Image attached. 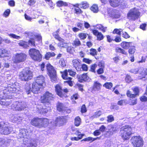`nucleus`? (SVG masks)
Segmentation results:
<instances>
[{
	"label": "nucleus",
	"instance_id": "f257e3e1",
	"mask_svg": "<svg viewBox=\"0 0 147 147\" xmlns=\"http://www.w3.org/2000/svg\"><path fill=\"white\" fill-rule=\"evenodd\" d=\"M54 96V95L49 91H46L40 97V101L41 103L43 104L46 108H42L39 110L40 113L41 114H44L47 113L48 111L47 107L46 105H47L51 104V101L53 100Z\"/></svg>",
	"mask_w": 147,
	"mask_h": 147
},
{
	"label": "nucleus",
	"instance_id": "f03ea898",
	"mask_svg": "<svg viewBox=\"0 0 147 147\" xmlns=\"http://www.w3.org/2000/svg\"><path fill=\"white\" fill-rule=\"evenodd\" d=\"M68 73L69 75L72 77H75L76 74V72L72 69H64L63 71H60L61 76L63 79L67 80L64 82V83H67L71 87L73 85L74 81H72V78L68 76Z\"/></svg>",
	"mask_w": 147,
	"mask_h": 147
},
{
	"label": "nucleus",
	"instance_id": "7ed1b4c3",
	"mask_svg": "<svg viewBox=\"0 0 147 147\" xmlns=\"http://www.w3.org/2000/svg\"><path fill=\"white\" fill-rule=\"evenodd\" d=\"M30 123L31 125L36 127L45 128L49 124V119L46 118L36 117L31 120Z\"/></svg>",
	"mask_w": 147,
	"mask_h": 147
},
{
	"label": "nucleus",
	"instance_id": "20e7f679",
	"mask_svg": "<svg viewBox=\"0 0 147 147\" xmlns=\"http://www.w3.org/2000/svg\"><path fill=\"white\" fill-rule=\"evenodd\" d=\"M131 125H125L121 127L120 130V136L124 141L129 140L133 134Z\"/></svg>",
	"mask_w": 147,
	"mask_h": 147
},
{
	"label": "nucleus",
	"instance_id": "39448f33",
	"mask_svg": "<svg viewBox=\"0 0 147 147\" xmlns=\"http://www.w3.org/2000/svg\"><path fill=\"white\" fill-rule=\"evenodd\" d=\"M19 79L22 81L28 82L33 77V73L29 67H25L20 72Z\"/></svg>",
	"mask_w": 147,
	"mask_h": 147
},
{
	"label": "nucleus",
	"instance_id": "423d86ee",
	"mask_svg": "<svg viewBox=\"0 0 147 147\" xmlns=\"http://www.w3.org/2000/svg\"><path fill=\"white\" fill-rule=\"evenodd\" d=\"M46 68L47 74L49 77L51 81L53 83L57 82L58 79L56 70L54 67L51 64L48 63L46 65Z\"/></svg>",
	"mask_w": 147,
	"mask_h": 147
},
{
	"label": "nucleus",
	"instance_id": "0eeeda50",
	"mask_svg": "<svg viewBox=\"0 0 147 147\" xmlns=\"http://www.w3.org/2000/svg\"><path fill=\"white\" fill-rule=\"evenodd\" d=\"M31 58L34 61H40L42 59V55L40 51L35 48H31L28 51Z\"/></svg>",
	"mask_w": 147,
	"mask_h": 147
},
{
	"label": "nucleus",
	"instance_id": "6e6552de",
	"mask_svg": "<svg viewBox=\"0 0 147 147\" xmlns=\"http://www.w3.org/2000/svg\"><path fill=\"white\" fill-rule=\"evenodd\" d=\"M132 42H127L123 41L120 44V46L122 48L117 47L115 48V51L116 53H121L122 54L127 55V52L124 49H127L130 47V45Z\"/></svg>",
	"mask_w": 147,
	"mask_h": 147
},
{
	"label": "nucleus",
	"instance_id": "1a4fd4ad",
	"mask_svg": "<svg viewBox=\"0 0 147 147\" xmlns=\"http://www.w3.org/2000/svg\"><path fill=\"white\" fill-rule=\"evenodd\" d=\"M68 118V115L57 117L54 122L55 125L59 127L63 126L67 122Z\"/></svg>",
	"mask_w": 147,
	"mask_h": 147
},
{
	"label": "nucleus",
	"instance_id": "9d476101",
	"mask_svg": "<svg viewBox=\"0 0 147 147\" xmlns=\"http://www.w3.org/2000/svg\"><path fill=\"white\" fill-rule=\"evenodd\" d=\"M131 141L134 147H142L143 145V139L139 136H132Z\"/></svg>",
	"mask_w": 147,
	"mask_h": 147
},
{
	"label": "nucleus",
	"instance_id": "9b49d317",
	"mask_svg": "<svg viewBox=\"0 0 147 147\" xmlns=\"http://www.w3.org/2000/svg\"><path fill=\"white\" fill-rule=\"evenodd\" d=\"M27 55L24 53H16L13 60L15 63H18L24 62L27 58Z\"/></svg>",
	"mask_w": 147,
	"mask_h": 147
},
{
	"label": "nucleus",
	"instance_id": "f8f14e48",
	"mask_svg": "<svg viewBox=\"0 0 147 147\" xmlns=\"http://www.w3.org/2000/svg\"><path fill=\"white\" fill-rule=\"evenodd\" d=\"M55 91L57 94L61 98L65 97L66 94L68 92V90L67 88L63 89L61 85L59 84L55 86Z\"/></svg>",
	"mask_w": 147,
	"mask_h": 147
},
{
	"label": "nucleus",
	"instance_id": "ddd939ff",
	"mask_svg": "<svg viewBox=\"0 0 147 147\" xmlns=\"http://www.w3.org/2000/svg\"><path fill=\"white\" fill-rule=\"evenodd\" d=\"M134 94H132L131 91L128 90L126 92V95L129 98H135L139 95L140 89L138 86H135L132 89Z\"/></svg>",
	"mask_w": 147,
	"mask_h": 147
},
{
	"label": "nucleus",
	"instance_id": "4468645a",
	"mask_svg": "<svg viewBox=\"0 0 147 147\" xmlns=\"http://www.w3.org/2000/svg\"><path fill=\"white\" fill-rule=\"evenodd\" d=\"M140 12L137 9H134L129 12L127 14V17L132 20L134 21L140 16Z\"/></svg>",
	"mask_w": 147,
	"mask_h": 147
},
{
	"label": "nucleus",
	"instance_id": "2eb2a0df",
	"mask_svg": "<svg viewBox=\"0 0 147 147\" xmlns=\"http://www.w3.org/2000/svg\"><path fill=\"white\" fill-rule=\"evenodd\" d=\"M56 108L57 110L60 112H67L68 111H70V110L65 107L63 103L59 102H57L56 104Z\"/></svg>",
	"mask_w": 147,
	"mask_h": 147
},
{
	"label": "nucleus",
	"instance_id": "dca6fc26",
	"mask_svg": "<svg viewBox=\"0 0 147 147\" xmlns=\"http://www.w3.org/2000/svg\"><path fill=\"white\" fill-rule=\"evenodd\" d=\"M77 78L78 81L80 83L87 82L89 79L87 73H84L81 75H78Z\"/></svg>",
	"mask_w": 147,
	"mask_h": 147
},
{
	"label": "nucleus",
	"instance_id": "f3484780",
	"mask_svg": "<svg viewBox=\"0 0 147 147\" xmlns=\"http://www.w3.org/2000/svg\"><path fill=\"white\" fill-rule=\"evenodd\" d=\"M102 87L101 84L98 81H95L92 87L91 91L92 92H100Z\"/></svg>",
	"mask_w": 147,
	"mask_h": 147
},
{
	"label": "nucleus",
	"instance_id": "a211bd4d",
	"mask_svg": "<svg viewBox=\"0 0 147 147\" xmlns=\"http://www.w3.org/2000/svg\"><path fill=\"white\" fill-rule=\"evenodd\" d=\"M42 86L38 84V83L34 81L32 84V91L34 93L37 94Z\"/></svg>",
	"mask_w": 147,
	"mask_h": 147
},
{
	"label": "nucleus",
	"instance_id": "6ab92c4d",
	"mask_svg": "<svg viewBox=\"0 0 147 147\" xmlns=\"http://www.w3.org/2000/svg\"><path fill=\"white\" fill-rule=\"evenodd\" d=\"M0 133L4 135H8L10 133L9 127L4 125L0 124Z\"/></svg>",
	"mask_w": 147,
	"mask_h": 147
},
{
	"label": "nucleus",
	"instance_id": "aec40b11",
	"mask_svg": "<svg viewBox=\"0 0 147 147\" xmlns=\"http://www.w3.org/2000/svg\"><path fill=\"white\" fill-rule=\"evenodd\" d=\"M136 51L135 47L134 46H132L128 49V52L129 55L131 56L130 61L131 62H133L134 61V54Z\"/></svg>",
	"mask_w": 147,
	"mask_h": 147
},
{
	"label": "nucleus",
	"instance_id": "412c9836",
	"mask_svg": "<svg viewBox=\"0 0 147 147\" xmlns=\"http://www.w3.org/2000/svg\"><path fill=\"white\" fill-rule=\"evenodd\" d=\"M73 67L77 71L81 70V63L78 59H75L72 61Z\"/></svg>",
	"mask_w": 147,
	"mask_h": 147
},
{
	"label": "nucleus",
	"instance_id": "4be33fe9",
	"mask_svg": "<svg viewBox=\"0 0 147 147\" xmlns=\"http://www.w3.org/2000/svg\"><path fill=\"white\" fill-rule=\"evenodd\" d=\"M111 6L114 7H116L122 5L123 1L119 0H108Z\"/></svg>",
	"mask_w": 147,
	"mask_h": 147
},
{
	"label": "nucleus",
	"instance_id": "5701e85b",
	"mask_svg": "<svg viewBox=\"0 0 147 147\" xmlns=\"http://www.w3.org/2000/svg\"><path fill=\"white\" fill-rule=\"evenodd\" d=\"M92 32L93 34L96 36L97 40H101L104 38L103 34L100 32H98L97 30L93 29L92 30Z\"/></svg>",
	"mask_w": 147,
	"mask_h": 147
},
{
	"label": "nucleus",
	"instance_id": "b1692460",
	"mask_svg": "<svg viewBox=\"0 0 147 147\" xmlns=\"http://www.w3.org/2000/svg\"><path fill=\"white\" fill-rule=\"evenodd\" d=\"M45 77L42 75H39L36 78L34 81L38 83L39 85L43 86V84L45 82Z\"/></svg>",
	"mask_w": 147,
	"mask_h": 147
},
{
	"label": "nucleus",
	"instance_id": "393cba45",
	"mask_svg": "<svg viewBox=\"0 0 147 147\" xmlns=\"http://www.w3.org/2000/svg\"><path fill=\"white\" fill-rule=\"evenodd\" d=\"M110 129H111V131H107V133L109 134V136H111L113 135L114 132L116 131L118 129L117 125H110Z\"/></svg>",
	"mask_w": 147,
	"mask_h": 147
},
{
	"label": "nucleus",
	"instance_id": "a878e982",
	"mask_svg": "<svg viewBox=\"0 0 147 147\" xmlns=\"http://www.w3.org/2000/svg\"><path fill=\"white\" fill-rule=\"evenodd\" d=\"M6 89L9 93H15L16 90L15 85L14 84H9Z\"/></svg>",
	"mask_w": 147,
	"mask_h": 147
},
{
	"label": "nucleus",
	"instance_id": "bb28decb",
	"mask_svg": "<svg viewBox=\"0 0 147 147\" xmlns=\"http://www.w3.org/2000/svg\"><path fill=\"white\" fill-rule=\"evenodd\" d=\"M37 142L35 139H32L30 140L27 143L26 147H36Z\"/></svg>",
	"mask_w": 147,
	"mask_h": 147
},
{
	"label": "nucleus",
	"instance_id": "cd10ccee",
	"mask_svg": "<svg viewBox=\"0 0 147 147\" xmlns=\"http://www.w3.org/2000/svg\"><path fill=\"white\" fill-rule=\"evenodd\" d=\"M9 53L6 49H0V58L9 57Z\"/></svg>",
	"mask_w": 147,
	"mask_h": 147
},
{
	"label": "nucleus",
	"instance_id": "c85d7f7f",
	"mask_svg": "<svg viewBox=\"0 0 147 147\" xmlns=\"http://www.w3.org/2000/svg\"><path fill=\"white\" fill-rule=\"evenodd\" d=\"M7 99L2 98L0 100V104L3 107H7L10 105L11 102Z\"/></svg>",
	"mask_w": 147,
	"mask_h": 147
},
{
	"label": "nucleus",
	"instance_id": "c756f323",
	"mask_svg": "<svg viewBox=\"0 0 147 147\" xmlns=\"http://www.w3.org/2000/svg\"><path fill=\"white\" fill-rule=\"evenodd\" d=\"M13 107L16 111H21L24 109V107L21 103L19 102H16L13 105Z\"/></svg>",
	"mask_w": 147,
	"mask_h": 147
},
{
	"label": "nucleus",
	"instance_id": "7c9ffc66",
	"mask_svg": "<svg viewBox=\"0 0 147 147\" xmlns=\"http://www.w3.org/2000/svg\"><path fill=\"white\" fill-rule=\"evenodd\" d=\"M72 44L74 48H76L81 46L82 43L80 39L78 38H75L73 41Z\"/></svg>",
	"mask_w": 147,
	"mask_h": 147
},
{
	"label": "nucleus",
	"instance_id": "2f4dec72",
	"mask_svg": "<svg viewBox=\"0 0 147 147\" xmlns=\"http://www.w3.org/2000/svg\"><path fill=\"white\" fill-rule=\"evenodd\" d=\"M18 44L19 46L24 49H27L29 47L27 42L23 40L19 41Z\"/></svg>",
	"mask_w": 147,
	"mask_h": 147
},
{
	"label": "nucleus",
	"instance_id": "473e14b6",
	"mask_svg": "<svg viewBox=\"0 0 147 147\" xmlns=\"http://www.w3.org/2000/svg\"><path fill=\"white\" fill-rule=\"evenodd\" d=\"M55 54L53 52H47L45 55L44 58L47 60H49L50 57L55 56Z\"/></svg>",
	"mask_w": 147,
	"mask_h": 147
},
{
	"label": "nucleus",
	"instance_id": "72a5a7b5",
	"mask_svg": "<svg viewBox=\"0 0 147 147\" xmlns=\"http://www.w3.org/2000/svg\"><path fill=\"white\" fill-rule=\"evenodd\" d=\"M81 5L80 7L84 9H86L88 8L89 6V4L86 1H82L80 3Z\"/></svg>",
	"mask_w": 147,
	"mask_h": 147
},
{
	"label": "nucleus",
	"instance_id": "f704fd0d",
	"mask_svg": "<svg viewBox=\"0 0 147 147\" xmlns=\"http://www.w3.org/2000/svg\"><path fill=\"white\" fill-rule=\"evenodd\" d=\"M57 6L58 7H61L62 6L66 7L68 5V4L67 2H63L62 1L59 0L56 3Z\"/></svg>",
	"mask_w": 147,
	"mask_h": 147
},
{
	"label": "nucleus",
	"instance_id": "c9c22d12",
	"mask_svg": "<svg viewBox=\"0 0 147 147\" xmlns=\"http://www.w3.org/2000/svg\"><path fill=\"white\" fill-rule=\"evenodd\" d=\"M81 119L80 117L79 116L76 117L74 119L75 125L76 127L79 126L81 124Z\"/></svg>",
	"mask_w": 147,
	"mask_h": 147
},
{
	"label": "nucleus",
	"instance_id": "e433bc0d",
	"mask_svg": "<svg viewBox=\"0 0 147 147\" xmlns=\"http://www.w3.org/2000/svg\"><path fill=\"white\" fill-rule=\"evenodd\" d=\"M98 138H93L91 137H88L87 138H86L83 139L82 140H81V142H82L83 141H87L89 142L90 141V142H92L96 140V139Z\"/></svg>",
	"mask_w": 147,
	"mask_h": 147
},
{
	"label": "nucleus",
	"instance_id": "4c0bfd02",
	"mask_svg": "<svg viewBox=\"0 0 147 147\" xmlns=\"http://www.w3.org/2000/svg\"><path fill=\"white\" fill-rule=\"evenodd\" d=\"M90 9L91 11L94 13H96L98 12V9L97 5L93 4L90 7Z\"/></svg>",
	"mask_w": 147,
	"mask_h": 147
},
{
	"label": "nucleus",
	"instance_id": "58836bf2",
	"mask_svg": "<svg viewBox=\"0 0 147 147\" xmlns=\"http://www.w3.org/2000/svg\"><path fill=\"white\" fill-rule=\"evenodd\" d=\"M59 30H56L55 32L53 33V36L54 37L58 40H62L61 39V37H60L59 34Z\"/></svg>",
	"mask_w": 147,
	"mask_h": 147
},
{
	"label": "nucleus",
	"instance_id": "ea45409f",
	"mask_svg": "<svg viewBox=\"0 0 147 147\" xmlns=\"http://www.w3.org/2000/svg\"><path fill=\"white\" fill-rule=\"evenodd\" d=\"M89 54L92 56L94 57L97 55L96 50L94 48H91L90 49Z\"/></svg>",
	"mask_w": 147,
	"mask_h": 147
},
{
	"label": "nucleus",
	"instance_id": "a19ab883",
	"mask_svg": "<svg viewBox=\"0 0 147 147\" xmlns=\"http://www.w3.org/2000/svg\"><path fill=\"white\" fill-rule=\"evenodd\" d=\"M113 86V84L111 82H106L103 85V86L106 89H111Z\"/></svg>",
	"mask_w": 147,
	"mask_h": 147
},
{
	"label": "nucleus",
	"instance_id": "79ce46f5",
	"mask_svg": "<svg viewBox=\"0 0 147 147\" xmlns=\"http://www.w3.org/2000/svg\"><path fill=\"white\" fill-rule=\"evenodd\" d=\"M83 87V85L78 83H76L74 86L75 88H78L79 90L82 92L84 90Z\"/></svg>",
	"mask_w": 147,
	"mask_h": 147
},
{
	"label": "nucleus",
	"instance_id": "37998d69",
	"mask_svg": "<svg viewBox=\"0 0 147 147\" xmlns=\"http://www.w3.org/2000/svg\"><path fill=\"white\" fill-rule=\"evenodd\" d=\"M61 39L62 40H58L60 42L58 43V45L61 47H64L67 44V43L65 42V40L62 38H61Z\"/></svg>",
	"mask_w": 147,
	"mask_h": 147
},
{
	"label": "nucleus",
	"instance_id": "c03bdc74",
	"mask_svg": "<svg viewBox=\"0 0 147 147\" xmlns=\"http://www.w3.org/2000/svg\"><path fill=\"white\" fill-rule=\"evenodd\" d=\"M97 28L98 30H101L103 32H105L107 29V27H104L101 24H98Z\"/></svg>",
	"mask_w": 147,
	"mask_h": 147
},
{
	"label": "nucleus",
	"instance_id": "a18cd8bd",
	"mask_svg": "<svg viewBox=\"0 0 147 147\" xmlns=\"http://www.w3.org/2000/svg\"><path fill=\"white\" fill-rule=\"evenodd\" d=\"M125 80V82L128 83H130L133 80L131 76L128 74L126 75Z\"/></svg>",
	"mask_w": 147,
	"mask_h": 147
},
{
	"label": "nucleus",
	"instance_id": "49530a36",
	"mask_svg": "<svg viewBox=\"0 0 147 147\" xmlns=\"http://www.w3.org/2000/svg\"><path fill=\"white\" fill-rule=\"evenodd\" d=\"M78 36L81 40L85 39L87 37L86 33L83 32L80 33L78 34Z\"/></svg>",
	"mask_w": 147,
	"mask_h": 147
},
{
	"label": "nucleus",
	"instance_id": "de8ad7c7",
	"mask_svg": "<svg viewBox=\"0 0 147 147\" xmlns=\"http://www.w3.org/2000/svg\"><path fill=\"white\" fill-rule=\"evenodd\" d=\"M102 114V111L101 110H98L96 111L93 115L94 118H98Z\"/></svg>",
	"mask_w": 147,
	"mask_h": 147
},
{
	"label": "nucleus",
	"instance_id": "09e8293b",
	"mask_svg": "<svg viewBox=\"0 0 147 147\" xmlns=\"http://www.w3.org/2000/svg\"><path fill=\"white\" fill-rule=\"evenodd\" d=\"M130 103L129 105L131 106H133L136 105L137 103V99L135 98L132 99L133 98H129Z\"/></svg>",
	"mask_w": 147,
	"mask_h": 147
},
{
	"label": "nucleus",
	"instance_id": "8fccbe9b",
	"mask_svg": "<svg viewBox=\"0 0 147 147\" xmlns=\"http://www.w3.org/2000/svg\"><path fill=\"white\" fill-rule=\"evenodd\" d=\"M107 117V121L108 123L112 122L114 120V116L112 115H108Z\"/></svg>",
	"mask_w": 147,
	"mask_h": 147
},
{
	"label": "nucleus",
	"instance_id": "3c124183",
	"mask_svg": "<svg viewBox=\"0 0 147 147\" xmlns=\"http://www.w3.org/2000/svg\"><path fill=\"white\" fill-rule=\"evenodd\" d=\"M28 44H30L31 46L34 47L36 46L35 40L34 38H30V39L28 40Z\"/></svg>",
	"mask_w": 147,
	"mask_h": 147
},
{
	"label": "nucleus",
	"instance_id": "603ef678",
	"mask_svg": "<svg viewBox=\"0 0 147 147\" xmlns=\"http://www.w3.org/2000/svg\"><path fill=\"white\" fill-rule=\"evenodd\" d=\"M97 67V65L96 63L92 64L90 66V71L92 72L95 73V69Z\"/></svg>",
	"mask_w": 147,
	"mask_h": 147
},
{
	"label": "nucleus",
	"instance_id": "864d4df0",
	"mask_svg": "<svg viewBox=\"0 0 147 147\" xmlns=\"http://www.w3.org/2000/svg\"><path fill=\"white\" fill-rule=\"evenodd\" d=\"M60 65L62 67H64L66 66V64L65 60L63 59H61L59 61Z\"/></svg>",
	"mask_w": 147,
	"mask_h": 147
},
{
	"label": "nucleus",
	"instance_id": "5fc2aeb1",
	"mask_svg": "<svg viewBox=\"0 0 147 147\" xmlns=\"http://www.w3.org/2000/svg\"><path fill=\"white\" fill-rule=\"evenodd\" d=\"M10 13V10L9 9H7L3 13V16L5 17H7Z\"/></svg>",
	"mask_w": 147,
	"mask_h": 147
},
{
	"label": "nucleus",
	"instance_id": "6e6d98bb",
	"mask_svg": "<svg viewBox=\"0 0 147 147\" xmlns=\"http://www.w3.org/2000/svg\"><path fill=\"white\" fill-rule=\"evenodd\" d=\"M87 111V110L86 106L85 104L83 105L81 108V112L82 113H86Z\"/></svg>",
	"mask_w": 147,
	"mask_h": 147
},
{
	"label": "nucleus",
	"instance_id": "4d7b16f0",
	"mask_svg": "<svg viewBox=\"0 0 147 147\" xmlns=\"http://www.w3.org/2000/svg\"><path fill=\"white\" fill-rule=\"evenodd\" d=\"M74 10L75 13L77 14H82L83 13V11L80 8H74Z\"/></svg>",
	"mask_w": 147,
	"mask_h": 147
},
{
	"label": "nucleus",
	"instance_id": "13d9d810",
	"mask_svg": "<svg viewBox=\"0 0 147 147\" xmlns=\"http://www.w3.org/2000/svg\"><path fill=\"white\" fill-rule=\"evenodd\" d=\"M119 30H121V29H118L117 28L115 29L112 32L113 34H116L119 36H120L121 35V31Z\"/></svg>",
	"mask_w": 147,
	"mask_h": 147
},
{
	"label": "nucleus",
	"instance_id": "bf43d9fd",
	"mask_svg": "<svg viewBox=\"0 0 147 147\" xmlns=\"http://www.w3.org/2000/svg\"><path fill=\"white\" fill-rule=\"evenodd\" d=\"M8 4L10 7H13L15 5V2L14 0H10L8 2Z\"/></svg>",
	"mask_w": 147,
	"mask_h": 147
},
{
	"label": "nucleus",
	"instance_id": "052dcab7",
	"mask_svg": "<svg viewBox=\"0 0 147 147\" xmlns=\"http://www.w3.org/2000/svg\"><path fill=\"white\" fill-rule=\"evenodd\" d=\"M67 52L70 54H73L74 51V50L73 48L70 46H68L67 47Z\"/></svg>",
	"mask_w": 147,
	"mask_h": 147
},
{
	"label": "nucleus",
	"instance_id": "680f3d73",
	"mask_svg": "<svg viewBox=\"0 0 147 147\" xmlns=\"http://www.w3.org/2000/svg\"><path fill=\"white\" fill-rule=\"evenodd\" d=\"M105 68L100 67L96 70V72L98 75L104 73Z\"/></svg>",
	"mask_w": 147,
	"mask_h": 147
},
{
	"label": "nucleus",
	"instance_id": "e2e57ef3",
	"mask_svg": "<svg viewBox=\"0 0 147 147\" xmlns=\"http://www.w3.org/2000/svg\"><path fill=\"white\" fill-rule=\"evenodd\" d=\"M113 59L115 63H117L120 61V57L118 56H117L113 57Z\"/></svg>",
	"mask_w": 147,
	"mask_h": 147
},
{
	"label": "nucleus",
	"instance_id": "0e129e2a",
	"mask_svg": "<svg viewBox=\"0 0 147 147\" xmlns=\"http://www.w3.org/2000/svg\"><path fill=\"white\" fill-rule=\"evenodd\" d=\"M79 95L78 93L73 94L71 97V100H76L78 99Z\"/></svg>",
	"mask_w": 147,
	"mask_h": 147
},
{
	"label": "nucleus",
	"instance_id": "69168bd1",
	"mask_svg": "<svg viewBox=\"0 0 147 147\" xmlns=\"http://www.w3.org/2000/svg\"><path fill=\"white\" fill-rule=\"evenodd\" d=\"M81 68L83 71H86L88 70L87 66L85 64H83L82 65H81Z\"/></svg>",
	"mask_w": 147,
	"mask_h": 147
},
{
	"label": "nucleus",
	"instance_id": "338daca9",
	"mask_svg": "<svg viewBox=\"0 0 147 147\" xmlns=\"http://www.w3.org/2000/svg\"><path fill=\"white\" fill-rule=\"evenodd\" d=\"M140 100L142 102H147V97L143 95L140 98Z\"/></svg>",
	"mask_w": 147,
	"mask_h": 147
},
{
	"label": "nucleus",
	"instance_id": "774afa93",
	"mask_svg": "<svg viewBox=\"0 0 147 147\" xmlns=\"http://www.w3.org/2000/svg\"><path fill=\"white\" fill-rule=\"evenodd\" d=\"M121 41V38L120 36H116L115 39H113V41L116 42H119Z\"/></svg>",
	"mask_w": 147,
	"mask_h": 147
}]
</instances>
